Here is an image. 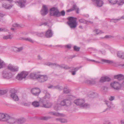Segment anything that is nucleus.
Wrapping results in <instances>:
<instances>
[{
  "instance_id": "774afa93",
  "label": "nucleus",
  "mask_w": 124,
  "mask_h": 124,
  "mask_svg": "<svg viewBox=\"0 0 124 124\" xmlns=\"http://www.w3.org/2000/svg\"><path fill=\"white\" fill-rule=\"evenodd\" d=\"M121 124H124V120H120Z\"/></svg>"
},
{
  "instance_id": "f03ea898",
  "label": "nucleus",
  "mask_w": 124,
  "mask_h": 124,
  "mask_svg": "<svg viewBox=\"0 0 124 124\" xmlns=\"http://www.w3.org/2000/svg\"><path fill=\"white\" fill-rule=\"evenodd\" d=\"M68 21L67 23L70 27L72 29H75L77 25L76 22L77 18L73 17H70L68 18Z\"/></svg>"
},
{
  "instance_id": "f257e3e1",
  "label": "nucleus",
  "mask_w": 124,
  "mask_h": 124,
  "mask_svg": "<svg viewBox=\"0 0 124 124\" xmlns=\"http://www.w3.org/2000/svg\"><path fill=\"white\" fill-rule=\"evenodd\" d=\"M73 96L71 95L67 96L66 99H64L62 101L60 102L61 106L69 107L71 105L70 100L73 98Z\"/></svg>"
},
{
  "instance_id": "393cba45",
  "label": "nucleus",
  "mask_w": 124,
  "mask_h": 124,
  "mask_svg": "<svg viewBox=\"0 0 124 124\" xmlns=\"http://www.w3.org/2000/svg\"><path fill=\"white\" fill-rule=\"evenodd\" d=\"M39 75L36 73H31L30 76V78L32 79L38 78Z\"/></svg>"
},
{
  "instance_id": "603ef678",
  "label": "nucleus",
  "mask_w": 124,
  "mask_h": 124,
  "mask_svg": "<svg viewBox=\"0 0 124 124\" xmlns=\"http://www.w3.org/2000/svg\"><path fill=\"white\" fill-rule=\"evenodd\" d=\"M12 26L13 27H15L19 28L20 27V25L17 23H15L13 24Z\"/></svg>"
},
{
  "instance_id": "864d4df0",
  "label": "nucleus",
  "mask_w": 124,
  "mask_h": 124,
  "mask_svg": "<svg viewBox=\"0 0 124 124\" xmlns=\"http://www.w3.org/2000/svg\"><path fill=\"white\" fill-rule=\"evenodd\" d=\"M74 50L77 51H79L80 48L79 47H78L76 46H75L74 47Z\"/></svg>"
},
{
  "instance_id": "4d7b16f0",
  "label": "nucleus",
  "mask_w": 124,
  "mask_h": 124,
  "mask_svg": "<svg viewBox=\"0 0 124 124\" xmlns=\"http://www.w3.org/2000/svg\"><path fill=\"white\" fill-rule=\"evenodd\" d=\"M4 16V15L1 13H0V21L2 19V18Z\"/></svg>"
},
{
  "instance_id": "f8f14e48",
  "label": "nucleus",
  "mask_w": 124,
  "mask_h": 124,
  "mask_svg": "<svg viewBox=\"0 0 124 124\" xmlns=\"http://www.w3.org/2000/svg\"><path fill=\"white\" fill-rule=\"evenodd\" d=\"M8 69L13 72H17L19 68L18 67L14 66L9 64L8 66Z\"/></svg>"
},
{
  "instance_id": "37998d69",
  "label": "nucleus",
  "mask_w": 124,
  "mask_h": 124,
  "mask_svg": "<svg viewBox=\"0 0 124 124\" xmlns=\"http://www.w3.org/2000/svg\"><path fill=\"white\" fill-rule=\"evenodd\" d=\"M93 32L95 33H96L97 34H100L102 33V32L100 30L96 29Z\"/></svg>"
},
{
  "instance_id": "69168bd1",
  "label": "nucleus",
  "mask_w": 124,
  "mask_h": 124,
  "mask_svg": "<svg viewBox=\"0 0 124 124\" xmlns=\"http://www.w3.org/2000/svg\"><path fill=\"white\" fill-rule=\"evenodd\" d=\"M73 10V9H72L71 8L70 9H68L67 10V12H70L71 11Z\"/></svg>"
},
{
  "instance_id": "bf43d9fd",
  "label": "nucleus",
  "mask_w": 124,
  "mask_h": 124,
  "mask_svg": "<svg viewBox=\"0 0 124 124\" xmlns=\"http://www.w3.org/2000/svg\"><path fill=\"white\" fill-rule=\"evenodd\" d=\"M60 13H61V16L62 15L63 16L65 15V12L63 10Z\"/></svg>"
},
{
  "instance_id": "8fccbe9b",
  "label": "nucleus",
  "mask_w": 124,
  "mask_h": 124,
  "mask_svg": "<svg viewBox=\"0 0 124 124\" xmlns=\"http://www.w3.org/2000/svg\"><path fill=\"white\" fill-rule=\"evenodd\" d=\"M119 21V19H111V20L110 21L111 22H112L116 23Z\"/></svg>"
},
{
  "instance_id": "20e7f679",
  "label": "nucleus",
  "mask_w": 124,
  "mask_h": 124,
  "mask_svg": "<svg viewBox=\"0 0 124 124\" xmlns=\"http://www.w3.org/2000/svg\"><path fill=\"white\" fill-rule=\"evenodd\" d=\"M9 70L8 69L3 70L2 71V76L3 78L9 79L12 77V74Z\"/></svg>"
},
{
  "instance_id": "72a5a7b5",
  "label": "nucleus",
  "mask_w": 124,
  "mask_h": 124,
  "mask_svg": "<svg viewBox=\"0 0 124 124\" xmlns=\"http://www.w3.org/2000/svg\"><path fill=\"white\" fill-rule=\"evenodd\" d=\"M2 6L6 9H10L11 8L12 6L7 5L6 3H4L2 4Z\"/></svg>"
},
{
  "instance_id": "c756f323",
  "label": "nucleus",
  "mask_w": 124,
  "mask_h": 124,
  "mask_svg": "<svg viewBox=\"0 0 124 124\" xmlns=\"http://www.w3.org/2000/svg\"><path fill=\"white\" fill-rule=\"evenodd\" d=\"M60 106H61L60 103H59V101H58L56 104L55 105L54 107V109L56 110H58Z\"/></svg>"
},
{
  "instance_id": "5701e85b",
  "label": "nucleus",
  "mask_w": 124,
  "mask_h": 124,
  "mask_svg": "<svg viewBox=\"0 0 124 124\" xmlns=\"http://www.w3.org/2000/svg\"><path fill=\"white\" fill-rule=\"evenodd\" d=\"M114 78L117 79L119 81H121L123 80L124 78V76L121 74L115 75L114 76Z\"/></svg>"
},
{
  "instance_id": "58836bf2",
  "label": "nucleus",
  "mask_w": 124,
  "mask_h": 124,
  "mask_svg": "<svg viewBox=\"0 0 124 124\" xmlns=\"http://www.w3.org/2000/svg\"><path fill=\"white\" fill-rule=\"evenodd\" d=\"M5 66V63L4 62L0 59V69L3 68Z\"/></svg>"
},
{
  "instance_id": "39448f33",
  "label": "nucleus",
  "mask_w": 124,
  "mask_h": 124,
  "mask_svg": "<svg viewBox=\"0 0 124 124\" xmlns=\"http://www.w3.org/2000/svg\"><path fill=\"white\" fill-rule=\"evenodd\" d=\"M39 102L43 105L44 107L46 108H49L52 107V102L48 100H46L40 99Z\"/></svg>"
},
{
  "instance_id": "c85d7f7f",
  "label": "nucleus",
  "mask_w": 124,
  "mask_h": 124,
  "mask_svg": "<svg viewBox=\"0 0 124 124\" xmlns=\"http://www.w3.org/2000/svg\"><path fill=\"white\" fill-rule=\"evenodd\" d=\"M53 115L56 116H65V115L62 114H61L59 112H54L53 113Z\"/></svg>"
},
{
  "instance_id": "f704fd0d",
  "label": "nucleus",
  "mask_w": 124,
  "mask_h": 124,
  "mask_svg": "<svg viewBox=\"0 0 124 124\" xmlns=\"http://www.w3.org/2000/svg\"><path fill=\"white\" fill-rule=\"evenodd\" d=\"M54 88L57 89L60 91H61L63 89V88L61 85H57L56 86H54Z\"/></svg>"
},
{
  "instance_id": "f3484780",
  "label": "nucleus",
  "mask_w": 124,
  "mask_h": 124,
  "mask_svg": "<svg viewBox=\"0 0 124 124\" xmlns=\"http://www.w3.org/2000/svg\"><path fill=\"white\" fill-rule=\"evenodd\" d=\"M41 14L43 16H45L46 15L48 12V9L46 6L44 5L43 6V9L41 11Z\"/></svg>"
},
{
  "instance_id": "b1692460",
  "label": "nucleus",
  "mask_w": 124,
  "mask_h": 124,
  "mask_svg": "<svg viewBox=\"0 0 124 124\" xmlns=\"http://www.w3.org/2000/svg\"><path fill=\"white\" fill-rule=\"evenodd\" d=\"M118 57L122 59H124V53L121 51L118 52L117 54Z\"/></svg>"
},
{
  "instance_id": "dca6fc26",
  "label": "nucleus",
  "mask_w": 124,
  "mask_h": 124,
  "mask_svg": "<svg viewBox=\"0 0 124 124\" xmlns=\"http://www.w3.org/2000/svg\"><path fill=\"white\" fill-rule=\"evenodd\" d=\"M15 2L16 3H18V6L21 8H23L25 7L26 0H19V2L16 1Z\"/></svg>"
},
{
  "instance_id": "e2e57ef3",
  "label": "nucleus",
  "mask_w": 124,
  "mask_h": 124,
  "mask_svg": "<svg viewBox=\"0 0 124 124\" xmlns=\"http://www.w3.org/2000/svg\"><path fill=\"white\" fill-rule=\"evenodd\" d=\"M89 61H92V62H96V63H100V62H99L96 61L94 60H89Z\"/></svg>"
},
{
  "instance_id": "e433bc0d",
  "label": "nucleus",
  "mask_w": 124,
  "mask_h": 124,
  "mask_svg": "<svg viewBox=\"0 0 124 124\" xmlns=\"http://www.w3.org/2000/svg\"><path fill=\"white\" fill-rule=\"evenodd\" d=\"M101 61L103 62L109 64H112L113 63V62L111 60L102 59Z\"/></svg>"
},
{
  "instance_id": "4c0bfd02",
  "label": "nucleus",
  "mask_w": 124,
  "mask_h": 124,
  "mask_svg": "<svg viewBox=\"0 0 124 124\" xmlns=\"http://www.w3.org/2000/svg\"><path fill=\"white\" fill-rule=\"evenodd\" d=\"M72 8L73 9V10H76V13H78L79 8L76 5H74Z\"/></svg>"
},
{
  "instance_id": "423d86ee",
  "label": "nucleus",
  "mask_w": 124,
  "mask_h": 124,
  "mask_svg": "<svg viewBox=\"0 0 124 124\" xmlns=\"http://www.w3.org/2000/svg\"><path fill=\"white\" fill-rule=\"evenodd\" d=\"M28 74L27 72L23 71L18 74L16 76V78L18 80H21L23 78H25Z\"/></svg>"
},
{
  "instance_id": "338daca9",
  "label": "nucleus",
  "mask_w": 124,
  "mask_h": 124,
  "mask_svg": "<svg viewBox=\"0 0 124 124\" xmlns=\"http://www.w3.org/2000/svg\"><path fill=\"white\" fill-rule=\"evenodd\" d=\"M38 59L40 60H41L42 58L40 55H38Z\"/></svg>"
},
{
  "instance_id": "3c124183",
  "label": "nucleus",
  "mask_w": 124,
  "mask_h": 124,
  "mask_svg": "<svg viewBox=\"0 0 124 124\" xmlns=\"http://www.w3.org/2000/svg\"><path fill=\"white\" fill-rule=\"evenodd\" d=\"M67 119L61 118V122L62 123H67Z\"/></svg>"
},
{
  "instance_id": "aec40b11",
  "label": "nucleus",
  "mask_w": 124,
  "mask_h": 124,
  "mask_svg": "<svg viewBox=\"0 0 124 124\" xmlns=\"http://www.w3.org/2000/svg\"><path fill=\"white\" fill-rule=\"evenodd\" d=\"M10 96L11 98L15 101H18L19 100L18 96L15 93H12Z\"/></svg>"
},
{
  "instance_id": "ea45409f",
  "label": "nucleus",
  "mask_w": 124,
  "mask_h": 124,
  "mask_svg": "<svg viewBox=\"0 0 124 124\" xmlns=\"http://www.w3.org/2000/svg\"><path fill=\"white\" fill-rule=\"evenodd\" d=\"M90 107V105L88 103H84L83 104L82 107L84 108H89Z\"/></svg>"
},
{
  "instance_id": "9b49d317",
  "label": "nucleus",
  "mask_w": 124,
  "mask_h": 124,
  "mask_svg": "<svg viewBox=\"0 0 124 124\" xmlns=\"http://www.w3.org/2000/svg\"><path fill=\"white\" fill-rule=\"evenodd\" d=\"M41 92L40 89L38 88H35L32 89L31 90V93L34 95L37 96L39 95Z\"/></svg>"
},
{
  "instance_id": "680f3d73",
  "label": "nucleus",
  "mask_w": 124,
  "mask_h": 124,
  "mask_svg": "<svg viewBox=\"0 0 124 124\" xmlns=\"http://www.w3.org/2000/svg\"><path fill=\"white\" fill-rule=\"evenodd\" d=\"M54 86H53L52 85H51L50 86L48 87V88H52L53 89H54L55 88H54Z\"/></svg>"
},
{
  "instance_id": "412c9836",
  "label": "nucleus",
  "mask_w": 124,
  "mask_h": 124,
  "mask_svg": "<svg viewBox=\"0 0 124 124\" xmlns=\"http://www.w3.org/2000/svg\"><path fill=\"white\" fill-rule=\"evenodd\" d=\"M53 35L52 30L49 29L47 31L45 34V36L48 38L52 37Z\"/></svg>"
},
{
  "instance_id": "6e6552de",
  "label": "nucleus",
  "mask_w": 124,
  "mask_h": 124,
  "mask_svg": "<svg viewBox=\"0 0 124 124\" xmlns=\"http://www.w3.org/2000/svg\"><path fill=\"white\" fill-rule=\"evenodd\" d=\"M6 122L9 124H16L17 119L8 115V117L7 118Z\"/></svg>"
},
{
  "instance_id": "2eb2a0df",
  "label": "nucleus",
  "mask_w": 124,
  "mask_h": 124,
  "mask_svg": "<svg viewBox=\"0 0 124 124\" xmlns=\"http://www.w3.org/2000/svg\"><path fill=\"white\" fill-rule=\"evenodd\" d=\"M43 92L45 94V96L44 97L40 99L45 100L46 98L47 99L50 98L51 96L50 94L47 90H44Z\"/></svg>"
},
{
  "instance_id": "4468645a",
  "label": "nucleus",
  "mask_w": 124,
  "mask_h": 124,
  "mask_svg": "<svg viewBox=\"0 0 124 124\" xmlns=\"http://www.w3.org/2000/svg\"><path fill=\"white\" fill-rule=\"evenodd\" d=\"M8 117V115L3 113H0V121L6 122L7 118Z\"/></svg>"
},
{
  "instance_id": "a878e982",
  "label": "nucleus",
  "mask_w": 124,
  "mask_h": 124,
  "mask_svg": "<svg viewBox=\"0 0 124 124\" xmlns=\"http://www.w3.org/2000/svg\"><path fill=\"white\" fill-rule=\"evenodd\" d=\"M86 83L90 85H93L95 84L96 81L94 80H87L86 81Z\"/></svg>"
},
{
  "instance_id": "0e129e2a",
  "label": "nucleus",
  "mask_w": 124,
  "mask_h": 124,
  "mask_svg": "<svg viewBox=\"0 0 124 124\" xmlns=\"http://www.w3.org/2000/svg\"><path fill=\"white\" fill-rule=\"evenodd\" d=\"M104 124H111L108 121H106L105 122Z\"/></svg>"
},
{
  "instance_id": "4be33fe9",
  "label": "nucleus",
  "mask_w": 124,
  "mask_h": 124,
  "mask_svg": "<svg viewBox=\"0 0 124 124\" xmlns=\"http://www.w3.org/2000/svg\"><path fill=\"white\" fill-rule=\"evenodd\" d=\"M93 1H95L96 3L97 6L100 7L102 6L103 4V2L102 0H92Z\"/></svg>"
},
{
  "instance_id": "79ce46f5",
  "label": "nucleus",
  "mask_w": 124,
  "mask_h": 124,
  "mask_svg": "<svg viewBox=\"0 0 124 124\" xmlns=\"http://www.w3.org/2000/svg\"><path fill=\"white\" fill-rule=\"evenodd\" d=\"M23 39L24 40L28 41L31 43L33 42V40L30 38H23Z\"/></svg>"
},
{
  "instance_id": "c9c22d12",
  "label": "nucleus",
  "mask_w": 124,
  "mask_h": 124,
  "mask_svg": "<svg viewBox=\"0 0 124 124\" xmlns=\"http://www.w3.org/2000/svg\"><path fill=\"white\" fill-rule=\"evenodd\" d=\"M13 36L12 35H9L3 36V38L5 39H11L12 38Z\"/></svg>"
},
{
  "instance_id": "a18cd8bd",
  "label": "nucleus",
  "mask_w": 124,
  "mask_h": 124,
  "mask_svg": "<svg viewBox=\"0 0 124 124\" xmlns=\"http://www.w3.org/2000/svg\"><path fill=\"white\" fill-rule=\"evenodd\" d=\"M109 2L113 4H116L118 0H108Z\"/></svg>"
},
{
  "instance_id": "a19ab883",
  "label": "nucleus",
  "mask_w": 124,
  "mask_h": 124,
  "mask_svg": "<svg viewBox=\"0 0 124 124\" xmlns=\"http://www.w3.org/2000/svg\"><path fill=\"white\" fill-rule=\"evenodd\" d=\"M51 118V117L50 116H43L41 117L40 119L43 120H47Z\"/></svg>"
},
{
  "instance_id": "7ed1b4c3",
  "label": "nucleus",
  "mask_w": 124,
  "mask_h": 124,
  "mask_svg": "<svg viewBox=\"0 0 124 124\" xmlns=\"http://www.w3.org/2000/svg\"><path fill=\"white\" fill-rule=\"evenodd\" d=\"M50 14L51 16L58 17L61 16V13L57 8L53 7L50 9Z\"/></svg>"
},
{
  "instance_id": "ddd939ff",
  "label": "nucleus",
  "mask_w": 124,
  "mask_h": 124,
  "mask_svg": "<svg viewBox=\"0 0 124 124\" xmlns=\"http://www.w3.org/2000/svg\"><path fill=\"white\" fill-rule=\"evenodd\" d=\"M38 78L39 81L41 82H43L47 80L48 78L46 75H39Z\"/></svg>"
},
{
  "instance_id": "0eeeda50",
  "label": "nucleus",
  "mask_w": 124,
  "mask_h": 124,
  "mask_svg": "<svg viewBox=\"0 0 124 124\" xmlns=\"http://www.w3.org/2000/svg\"><path fill=\"white\" fill-rule=\"evenodd\" d=\"M110 86L114 89L117 90H120L121 87V84L116 81H114L111 83L110 84Z\"/></svg>"
},
{
  "instance_id": "5fc2aeb1",
  "label": "nucleus",
  "mask_w": 124,
  "mask_h": 124,
  "mask_svg": "<svg viewBox=\"0 0 124 124\" xmlns=\"http://www.w3.org/2000/svg\"><path fill=\"white\" fill-rule=\"evenodd\" d=\"M37 35L39 36L42 37L44 35V34L43 32H38Z\"/></svg>"
},
{
  "instance_id": "1a4fd4ad",
  "label": "nucleus",
  "mask_w": 124,
  "mask_h": 124,
  "mask_svg": "<svg viewBox=\"0 0 124 124\" xmlns=\"http://www.w3.org/2000/svg\"><path fill=\"white\" fill-rule=\"evenodd\" d=\"M46 65L49 66H58L60 68H63L65 69H69L71 68L70 67L65 65H59L58 64H56L52 63L50 62L47 63Z\"/></svg>"
},
{
  "instance_id": "cd10ccee",
  "label": "nucleus",
  "mask_w": 124,
  "mask_h": 124,
  "mask_svg": "<svg viewBox=\"0 0 124 124\" xmlns=\"http://www.w3.org/2000/svg\"><path fill=\"white\" fill-rule=\"evenodd\" d=\"M79 67H76L73 69V71H72L70 70V71L71 72V74L73 75H75L76 74V72L79 69Z\"/></svg>"
},
{
  "instance_id": "49530a36",
  "label": "nucleus",
  "mask_w": 124,
  "mask_h": 124,
  "mask_svg": "<svg viewBox=\"0 0 124 124\" xmlns=\"http://www.w3.org/2000/svg\"><path fill=\"white\" fill-rule=\"evenodd\" d=\"M108 107L110 108L111 107V106L110 105V102L109 101H108L106 100H105L104 101Z\"/></svg>"
},
{
  "instance_id": "de8ad7c7",
  "label": "nucleus",
  "mask_w": 124,
  "mask_h": 124,
  "mask_svg": "<svg viewBox=\"0 0 124 124\" xmlns=\"http://www.w3.org/2000/svg\"><path fill=\"white\" fill-rule=\"evenodd\" d=\"M119 5H122L124 4V0H119L117 3Z\"/></svg>"
},
{
  "instance_id": "9d476101",
  "label": "nucleus",
  "mask_w": 124,
  "mask_h": 124,
  "mask_svg": "<svg viewBox=\"0 0 124 124\" xmlns=\"http://www.w3.org/2000/svg\"><path fill=\"white\" fill-rule=\"evenodd\" d=\"M74 103L77 105L82 107L83 104L85 103L84 100L82 99H77L74 100Z\"/></svg>"
},
{
  "instance_id": "c03bdc74",
  "label": "nucleus",
  "mask_w": 124,
  "mask_h": 124,
  "mask_svg": "<svg viewBox=\"0 0 124 124\" xmlns=\"http://www.w3.org/2000/svg\"><path fill=\"white\" fill-rule=\"evenodd\" d=\"M79 21L80 23L85 24L87 23V21L83 19H79Z\"/></svg>"
},
{
  "instance_id": "473e14b6",
  "label": "nucleus",
  "mask_w": 124,
  "mask_h": 124,
  "mask_svg": "<svg viewBox=\"0 0 124 124\" xmlns=\"http://www.w3.org/2000/svg\"><path fill=\"white\" fill-rule=\"evenodd\" d=\"M32 105L33 106L36 107H38L39 106V102L36 101L33 102L32 103Z\"/></svg>"
},
{
  "instance_id": "052dcab7",
  "label": "nucleus",
  "mask_w": 124,
  "mask_h": 124,
  "mask_svg": "<svg viewBox=\"0 0 124 124\" xmlns=\"http://www.w3.org/2000/svg\"><path fill=\"white\" fill-rule=\"evenodd\" d=\"M115 97L114 96H111L109 98V100L110 101H112L114 99Z\"/></svg>"
},
{
  "instance_id": "09e8293b",
  "label": "nucleus",
  "mask_w": 124,
  "mask_h": 124,
  "mask_svg": "<svg viewBox=\"0 0 124 124\" xmlns=\"http://www.w3.org/2000/svg\"><path fill=\"white\" fill-rule=\"evenodd\" d=\"M7 91L6 90H0V95H2L6 93Z\"/></svg>"
},
{
  "instance_id": "bb28decb",
  "label": "nucleus",
  "mask_w": 124,
  "mask_h": 124,
  "mask_svg": "<svg viewBox=\"0 0 124 124\" xmlns=\"http://www.w3.org/2000/svg\"><path fill=\"white\" fill-rule=\"evenodd\" d=\"M70 92V90L67 86L64 87L63 91V93H68Z\"/></svg>"
},
{
  "instance_id": "2f4dec72",
  "label": "nucleus",
  "mask_w": 124,
  "mask_h": 124,
  "mask_svg": "<svg viewBox=\"0 0 124 124\" xmlns=\"http://www.w3.org/2000/svg\"><path fill=\"white\" fill-rule=\"evenodd\" d=\"M47 25H48V27H50L52 25V23L51 22H49V23H42L40 25L41 26L42 25H44V26H46Z\"/></svg>"
},
{
  "instance_id": "a211bd4d",
  "label": "nucleus",
  "mask_w": 124,
  "mask_h": 124,
  "mask_svg": "<svg viewBox=\"0 0 124 124\" xmlns=\"http://www.w3.org/2000/svg\"><path fill=\"white\" fill-rule=\"evenodd\" d=\"M111 79L109 77L107 76L102 77L101 78L100 81L101 83H103L105 82H108L110 81Z\"/></svg>"
},
{
  "instance_id": "6e6d98bb",
  "label": "nucleus",
  "mask_w": 124,
  "mask_h": 124,
  "mask_svg": "<svg viewBox=\"0 0 124 124\" xmlns=\"http://www.w3.org/2000/svg\"><path fill=\"white\" fill-rule=\"evenodd\" d=\"M8 31V30L5 28H0V31Z\"/></svg>"
},
{
  "instance_id": "13d9d810",
  "label": "nucleus",
  "mask_w": 124,
  "mask_h": 124,
  "mask_svg": "<svg viewBox=\"0 0 124 124\" xmlns=\"http://www.w3.org/2000/svg\"><path fill=\"white\" fill-rule=\"evenodd\" d=\"M61 118H57L55 119V120L57 121H59L61 122Z\"/></svg>"
},
{
  "instance_id": "6ab92c4d",
  "label": "nucleus",
  "mask_w": 124,
  "mask_h": 124,
  "mask_svg": "<svg viewBox=\"0 0 124 124\" xmlns=\"http://www.w3.org/2000/svg\"><path fill=\"white\" fill-rule=\"evenodd\" d=\"M23 49L22 47L17 48L16 47H12L11 50L16 52H19L21 51Z\"/></svg>"
},
{
  "instance_id": "7c9ffc66",
  "label": "nucleus",
  "mask_w": 124,
  "mask_h": 124,
  "mask_svg": "<svg viewBox=\"0 0 124 124\" xmlns=\"http://www.w3.org/2000/svg\"><path fill=\"white\" fill-rule=\"evenodd\" d=\"M25 121V119L24 118L19 119L18 120L17 119V124H21L24 122Z\"/></svg>"
}]
</instances>
